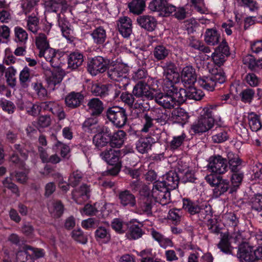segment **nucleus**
Segmentation results:
<instances>
[{"instance_id": "nucleus-1", "label": "nucleus", "mask_w": 262, "mask_h": 262, "mask_svg": "<svg viewBox=\"0 0 262 262\" xmlns=\"http://www.w3.org/2000/svg\"><path fill=\"white\" fill-rule=\"evenodd\" d=\"M133 93L137 97L148 100L154 99L157 103L165 108H170V104L172 103L170 95L168 94H163L159 90L150 88L148 84L142 81L138 82L134 86Z\"/></svg>"}, {"instance_id": "nucleus-2", "label": "nucleus", "mask_w": 262, "mask_h": 262, "mask_svg": "<svg viewBox=\"0 0 262 262\" xmlns=\"http://www.w3.org/2000/svg\"><path fill=\"white\" fill-rule=\"evenodd\" d=\"M216 107V105H211L204 107L200 116L191 125L192 131L195 134H201L211 129L214 124L212 116Z\"/></svg>"}, {"instance_id": "nucleus-3", "label": "nucleus", "mask_w": 262, "mask_h": 262, "mask_svg": "<svg viewBox=\"0 0 262 262\" xmlns=\"http://www.w3.org/2000/svg\"><path fill=\"white\" fill-rule=\"evenodd\" d=\"M163 76L165 78L163 83V90L165 93H170L177 90L176 84L179 82L180 75L176 64L170 61H166L162 66Z\"/></svg>"}, {"instance_id": "nucleus-4", "label": "nucleus", "mask_w": 262, "mask_h": 262, "mask_svg": "<svg viewBox=\"0 0 262 262\" xmlns=\"http://www.w3.org/2000/svg\"><path fill=\"white\" fill-rule=\"evenodd\" d=\"M204 96V94L202 91L196 89L195 88L189 86L187 90H185L177 86V90H174V92L170 94V98L172 101V103L170 104L171 105L170 108L183 103L186 100V98L189 99L200 100Z\"/></svg>"}, {"instance_id": "nucleus-5", "label": "nucleus", "mask_w": 262, "mask_h": 262, "mask_svg": "<svg viewBox=\"0 0 262 262\" xmlns=\"http://www.w3.org/2000/svg\"><path fill=\"white\" fill-rule=\"evenodd\" d=\"M127 72V68L123 63H114L108 68L107 74L111 79L119 82L120 89H125L130 82Z\"/></svg>"}, {"instance_id": "nucleus-6", "label": "nucleus", "mask_w": 262, "mask_h": 262, "mask_svg": "<svg viewBox=\"0 0 262 262\" xmlns=\"http://www.w3.org/2000/svg\"><path fill=\"white\" fill-rule=\"evenodd\" d=\"M206 181L214 187L213 192L216 196H220L226 192L231 186L228 180L222 179L219 176L214 174H208L205 177Z\"/></svg>"}, {"instance_id": "nucleus-7", "label": "nucleus", "mask_w": 262, "mask_h": 262, "mask_svg": "<svg viewBox=\"0 0 262 262\" xmlns=\"http://www.w3.org/2000/svg\"><path fill=\"white\" fill-rule=\"evenodd\" d=\"M106 114L108 119L118 127H122L126 123L127 117L125 111L121 107H109L106 111Z\"/></svg>"}, {"instance_id": "nucleus-8", "label": "nucleus", "mask_w": 262, "mask_h": 262, "mask_svg": "<svg viewBox=\"0 0 262 262\" xmlns=\"http://www.w3.org/2000/svg\"><path fill=\"white\" fill-rule=\"evenodd\" d=\"M148 8L153 12H158L160 15L167 16L175 10V6L168 4L166 0H152L148 5Z\"/></svg>"}, {"instance_id": "nucleus-9", "label": "nucleus", "mask_w": 262, "mask_h": 262, "mask_svg": "<svg viewBox=\"0 0 262 262\" xmlns=\"http://www.w3.org/2000/svg\"><path fill=\"white\" fill-rule=\"evenodd\" d=\"M207 167L208 170L211 172L224 173L227 170L226 159L220 155L210 157Z\"/></svg>"}, {"instance_id": "nucleus-10", "label": "nucleus", "mask_w": 262, "mask_h": 262, "mask_svg": "<svg viewBox=\"0 0 262 262\" xmlns=\"http://www.w3.org/2000/svg\"><path fill=\"white\" fill-rule=\"evenodd\" d=\"M161 183H154L151 191V196L156 202L162 205L168 204L169 202V190L166 187L162 186Z\"/></svg>"}, {"instance_id": "nucleus-11", "label": "nucleus", "mask_w": 262, "mask_h": 262, "mask_svg": "<svg viewBox=\"0 0 262 262\" xmlns=\"http://www.w3.org/2000/svg\"><path fill=\"white\" fill-rule=\"evenodd\" d=\"M108 61L101 56L92 58L88 64V70L92 75L95 76L99 73H103L107 69Z\"/></svg>"}, {"instance_id": "nucleus-12", "label": "nucleus", "mask_w": 262, "mask_h": 262, "mask_svg": "<svg viewBox=\"0 0 262 262\" xmlns=\"http://www.w3.org/2000/svg\"><path fill=\"white\" fill-rule=\"evenodd\" d=\"M183 208L191 214L199 213V216L201 219H205L206 217V216L204 215V212H207V215L210 213V206H206L204 208H201L197 204L188 199H183Z\"/></svg>"}, {"instance_id": "nucleus-13", "label": "nucleus", "mask_w": 262, "mask_h": 262, "mask_svg": "<svg viewBox=\"0 0 262 262\" xmlns=\"http://www.w3.org/2000/svg\"><path fill=\"white\" fill-rule=\"evenodd\" d=\"M179 181L180 177L177 172L171 170L163 176L161 181H157L155 183H161L162 186L166 187L168 190H170L178 187Z\"/></svg>"}, {"instance_id": "nucleus-14", "label": "nucleus", "mask_w": 262, "mask_h": 262, "mask_svg": "<svg viewBox=\"0 0 262 262\" xmlns=\"http://www.w3.org/2000/svg\"><path fill=\"white\" fill-rule=\"evenodd\" d=\"M38 56L40 57H43L53 67L59 68L61 67L62 62L60 59L59 55L57 54L55 50L52 48L48 47L39 51Z\"/></svg>"}, {"instance_id": "nucleus-15", "label": "nucleus", "mask_w": 262, "mask_h": 262, "mask_svg": "<svg viewBox=\"0 0 262 262\" xmlns=\"http://www.w3.org/2000/svg\"><path fill=\"white\" fill-rule=\"evenodd\" d=\"M138 24L143 29L152 32L155 30L157 25L156 18L150 15H142L137 19Z\"/></svg>"}, {"instance_id": "nucleus-16", "label": "nucleus", "mask_w": 262, "mask_h": 262, "mask_svg": "<svg viewBox=\"0 0 262 262\" xmlns=\"http://www.w3.org/2000/svg\"><path fill=\"white\" fill-rule=\"evenodd\" d=\"M101 159L110 165L120 164V158L121 151L120 150H114L112 148L106 149L100 154Z\"/></svg>"}, {"instance_id": "nucleus-17", "label": "nucleus", "mask_w": 262, "mask_h": 262, "mask_svg": "<svg viewBox=\"0 0 262 262\" xmlns=\"http://www.w3.org/2000/svg\"><path fill=\"white\" fill-rule=\"evenodd\" d=\"M117 26L120 33L124 37H128L132 32V21L127 16L120 17L117 21Z\"/></svg>"}, {"instance_id": "nucleus-18", "label": "nucleus", "mask_w": 262, "mask_h": 262, "mask_svg": "<svg viewBox=\"0 0 262 262\" xmlns=\"http://www.w3.org/2000/svg\"><path fill=\"white\" fill-rule=\"evenodd\" d=\"M106 130L99 132L93 138V142L96 147L100 148L105 146L110 142L111 132L110 129L105 127Z\"/></svg>"}, {"instance_id": "nucleus-19", "label": "nucleus", "mask_w": 262, "mask_h": 262, "mask_svg": "<svg viewBox=\"0 0 262 262\" xmlns=\"http://www.w3.org/2000/svg\"><path fill=\"white\" fill-rule=\"evenodd\" d=\"M90 189L85 185H82L78 189H75L72 192V198L78 204H82L86 201L90 196Z\"/></svg>"}, {"instance_id": "nucleus-20", "label": "nucleus", "mask_w": 262, "mask_h": 262, "mask_svg": "<svg viewBox=\"0 0 262 262\" xmlns=\"http://www.w3.org/2000/svg\"><path fill=\"white\" fill-rule=\"evenodd\" d=\"M118 199L123 207H134L136 206L135 196L129 190H124L118 193Z\"/></svg>"}, {"instance_id": "nucleus-21", "label": "nucleus", "mask_w": 262, "mask_h": 262, "mask_svg": "<svg viewBox=\"0 0 262 262\" xmlns=\"http://www.w3.org/2000/svg\"><path fill=\"white\" fill-rule=\"evenodd\" d=\"M84 130L91 134H96L99 132L106 130L105 126L99 125L96 118H90L85 120L82 125Z\"/></svg>"}, {"instance_id": "nucleus-22", "label": "nucleus", "mask_w": 262, "mask_h": 262, "mask_svg": "<svg viewBox=\"0 0 262 262\" xmlns=\"http://www.w3.org/2000/svg\"><path fill=\"white\" fill-rule=\"evenodd\" d=\"M254 250L248 244H244L239 248L237 253L241 262H253Z\"/></svg>"}, {"instance_id": "nucleus-23", "label": "nucleus", "mask_w": 262, "mask_h": 262, "mask_svg": "<svg viewBox=\"0 0 262 262\" xmlns=\"http://www.w3.org/2000/svg\"><path fill=\"white\" fill-rule=\"evenodd\" d=\"M58 25L62 36L67 39L71 40L73 37V30L70 23L63 17L58 16Z\"/></svg>"}, {"instance_id": "nucleus-24", "label": "nucleus", "mask_w": 262, "mask_h": 262, "mask_svg": "<svg viewBox=\"0 0 262 262\" xmlns=\"http://www.w3.org/2000/svg\"><path fill=\"white\" fill-rule=\"evenodd\" d=\"M181 77L185 83L191 85L196 81V76L194 69L191 66L184 67L181 72Z\"/></svg>"}, {"instance_id": "nucleus-25", "label": "nucleus", "mask_w": 262, "mask_h": 262, "mask_svg": "<svg viewBox=\"0 0 262 262\" xmlns=\"http://www.w3.org/2000/svg\"><path fill=\"white\" fill-rule=\"evenodd\" d=\"M88 111L93 116H98L103 110V103L98 99L94 98L88 103Z\"/></svg>"}, {"instance_id": "nucleus-26", "label": "nucleus", "mask_w": 262, "mask_h": 262, "mask_svg": "<svg viewBox=\"0 0 262 262\" xmlns=\"http://www.w3.org/2000/svg\"><path fill=\"white\" fill-rule=\"evenodd\" d=\"M151 201L149 196H143L140 199L136 212L142 214L143 213L150 214L151 213Z\"/></svg>"}, {"instance_id": "nucleus-27", "label": "nucleus", "mask_w": 262, "mask_h": 262, "mask_svg": "<svg viewBox=\"0 0 262 262\" xmlns=\"http://www.w3.org/2000/svg\"><path fill=\"white\" fill-rule=\"evenodd\" d=\"M221 39L220 34L214 29H207L204 34V40L210 46L218 44Z\"/></svg>"}, {"instance_id": "nucleus-28", "label": "nucleus", "mask_w": 262, "mask_h": 262, "mask_svg": "<svg viewBox=\"0 0 262 262\" xmlns=\"http://www.w3.org/2000/svg\"><path fill=\"white\" fill-rule=\"evenodd\" d=\"M49 211L55 218L61 216L63 212V206L59 201H50L48 204Z\"/></svg>"}, {"instance_id": "nucleus-29", "label": "nucleus", "mask_w": 262, "mask_h": 262, "mask_svg": "<svg viewBox=\"0 0 262 262\" xmlns=\"http://www.w3.org/2000/svg\"><path fill=\"white\" fill-rule=\"evenodd\" d=\"M83 99V96L80 93L72 92L67 96L65 102L67 105L71 108L79 106Z\"/></svg>"}, {"instance_id": "nucleus-30", "label": "nucleus", "mask_w": 262, "mask_h": 262, "mask_svg": "<svg viewBox=\"0 0 262 262\" xmlns=\"http://www.w3.org/2000/svg\"><path fill=\"white\" fill-rule=\"evenodd\" d=\"M144 0H132L128 3L129 12L135 15H140L144 11L145 8Z\"/></svg>"}, {"instance_id": "nucleus-31", "label": "nucleus", "mask_w": 262, "mask_h": 262, "mask_svg": "<svg viewBox=\"0 0 262 262\" xmlns=\"http://www.w3.org/2000/svg\"><path fill=\"white\" fill-rule=\"evenodd\" d=\"M248 123L249 127L253 132L260 130L262 127L260 116L254 112H250L247 114Z\"/></svg>"}, {"instance_id": "nucleus-32", "label": "nucleus", "mask_w": 262, "mask_h": 262, "mask_svg": "<svg viewBox=\"0 0 262 262\" xmlns=\"http://www.w3.org/2000/svg\"><path fill=\"white\" fill-rule=\"evenodd\" d=\"M57 68L52 72L51 75L47 78L48 83L52 89H54L56 84L61 82L65 74L63 70H60L59 68Z\"/></svg>"}, {"instance_id": "nucleus-33", "label": "nucleus", "mask_w": 262, "mask_h": 262, "mask_svg": "<svg viewBox=\"0 0 262 262\" xmlns=\"http://www.w3.org/2000/svg\"><path fill=\"white\" fill-rule=\"evenodd\" d=\"M152 143L151 137L140 138L136 142V149L141 154H145L150 149Z\"/></svg>"}, {"instance_id": "nucleus-34", "label": "nucleus", "mask_w": 262, "mask_h": 262, "mask_svg": "<svg viewBox=\"0 0 262 262\" xmlns=\"http://www.w3.org/2000/svg\"><path fill=\"white\" fill-rule=\"evenodd\" d=\"M126 133L122 130L114 133L110 136V142L113 147L120 148L124 143Z\"/></svg>"}, {"instance_id": "nucleus-35", "label": "nucleus", "mask_w": 262, "mask_h": 262, "mask_svg": "<svg viewBox=\"0 0 262 262\" xmlns=\"http://www.w3.org/2000/svg\"><path fill=\"white\" fill-rule=\"evenodd\" d=\"M81 53L74 52L71 53L68 59V67L72 69H76L80 66L83 61V58Z\"/></svg>"}, {"instance_id": "nucleus-36", "label": "nucleus", "mask_w": 262, "mask_h": 262, "mask_svg": "<svg viewBox=\"0 0 262 262\" xmlns=\"http://www.w3.org/2000/svg\"><path fill=\"white\" fill-rule=\"evenodd\" d=\"M26 20L27 29L33 33L36 34L39 29V18L37 17V14L33 13L29 15Z\"/></svg>"}, {"instance_id": "nucleus-37", "label": "nucleus", "mask_w": 262, "mask_h": 262, "mask_svg": "<svg viewBox=\"0 0 262 262\" xmlns=\"http://www.w3.org/2000/svg\"><path fill=\"white\" fill-rule=\"evenodd\" d=\"M93 41L97 45H102L105 41L106 34L105 30L102 27L94 29L91 34Z\"/></svg>"}, {"instance_id": "nucleus-38", "label": "nucleus", "mask_w": 262, "mask_h": 262, "mask_svg": "<svg viewBox=\"0 0 262 262\" xmlns=\"http://www.w3.org/2000/svg\"><path fill=\"white\" fill-rule=\"evenodd\" d=\"M171 118L174 122L182 123L188 120L189 116L184 109L177 108L172 111Z\"/></svg>"}, {"instance_id": "nucleus-39", "label": "nucleus", "mask_w": 262, "mask_h": 262, "mask_svg": "<svg viewBox=\"0 0 262 262\" xmlns=\"http://www.w3.org/2000/svg\"><path fill=\"white\" fill-rule=\"evenodd\" d=\"M14 41L20 45H24L28 39V34L27 31L20 27L14 28Z\"/></svg>"}, {"instance_id": "nucleus-40", "label": "nucleus", "mask_w": 262, "mask_h": 262, "mask_svg": "<svg viewBox=\"0 0 262 262\" xmlns=\"http://www.w3.org/2000/svg\"><path fill=\"white\" fill-rule=\"evenodd\" d=\"M95 235L96 240L102 243H107L111 239L109 231L103 227H99L95 231Z\"/></svg>"}, {"instance_id": "nucleus-41", "label": "nucleus", "mask_w": 262, "mask_h": 262, "mask_svg": "<svg viewBox=\"0 0 262 262\" xmlns=\"http://www.w3.org/2000/svg\"><path fill=\"white\" fill-rule=\"evenodd\" d=\"M128 231L126 234L127 238L130 239H137L141 237L143 234L142 230L138 225L130 224L128 225Z\"/></svg>"}, {"instance_id": "nucleus-42", "label": "nucleus", "mask_w": 262, "mask_h": 262, "mask_svg": "<svg viewBox=\"0 0 262 262\" xmlns=\"http://www.w3.org/2000/svg\"><path fill=\"white\" fill-rule=\"evenodd\" d=\"M198 83L200 86L209 91H213L215 86V82H214L211 76L199 78Z\"/></svg>"}, {"instance_id": "nucleus-43", "label": "nucleus", "mask_w": 262, "mask_h": 262, "mask_svg": "<svg viewBox=\"0 0 262 262\" xmlns=\"http://www.w3.org/2000/svg\"><path fill=\"white\" fill-rule=\"evenodd\" d=\"M229 168L232 171H237L238 167L241 164V160L238 155L229 152L227 155Z\"/></svg>"}, {"instance_id": "nucleus-44", "label": "nucleus", "mask_w": 262, "mask_h": 262, "mask_svg": "<svg viewBox=\"0 0 262 262\" xmlns=\"http://www.w3.org/2000/svg\"><path fill=\"white\" fill-rule=\"evenodd\" d=\"M217 247L222 252L226 254L231 253L232 248L229 242L228 235L226 234H224L220 243L218 244Z\"/></svg>"}, {"instance_id": "nucleus-45", "label": "nucleus", "mask_w": 262, "mask_h": 262, "mask_svg": "<svg viewBox=\"0 0 262 262\" xmlns=\"http://www.w3.org/2000/svg\"><path fill=\"white\" fill-rule=\"evenodd\" d=\"M24 107L27 113L32 116H38L42 110L41 104L39 105L37 103H32L30 101L26 102Z\"/></svg>"}, {"instance_id": "nucleus-46", "label": "nucleus", "mask_w": 262, "mask_h": 262, "mask_svg": "<svg viewBox=\"0 0 262 262\" xmlns=\"http://www.w3.org/2000/svg\"><path fill=\"white\" fill-rule=\"evenodd\" d=\"M231 178V193L236 191L241 184L243 179L244 174L243 172L238 171H233Z\"/></svg>"}, {"instance_id": "nucleus-47", "label": "nucleus", "mask_w": 262, "mask_h": 262, "mask_svg": "<svg viewBox=\"0 0 262 262\" xmlns=\"http://www.w3.org/2000/svg\"><path fill=\"white\" fill-rule=\"evenodd\" d=\"M92 91L96 96L104 97L109 94L110 90L106 85L95 84L92 86Z\"/></svg>"}, {"instance_id": "nucleus-48", "label": "nucleus", "mask_w": 262, "mask_h": 262, "mask_svg": "<svg viewBox=\"0 0 262 262\" xmlns=\"http://www.w3.org/2000/svg\"><path fill=\"white\" fill-rule=\"evenodd\" d=\"M19 145H15V148L17 150V152H19L21 156V159L18 157L17 154H13L11 157V161L14 163L19 164L20 166H24L23 161L27 159L28 155L26 153L24 150H21L19 148Z\"/></svg>"}, {"instance_id": "nucleus-49", "label": "nucleus", "mask_w": 262, "mask_h": 262, "mask_svg": "<svg viewBox=\"0 0 262 262\" xmlns=\"http://www.w3.org/2000/svg\"><path fill=\"white\" fill-rule=\"evenodd\" d=\"M169 50L163 45H159L154 49L153 54L158 60L164 59L169 54Z\"/></svg>"}, {"instance_id": "nucleus-50", "label": "nucleus", "mask_w": 262, "mask_h": 262, "mask_svg": "<svg viewBox=\"0 0 262 262\" xmlns=\"http://www.w3.org/2000/svg\"><path fill=\"white\" fill-rule=\"evenodd\" d=\"M112 227L117 232L122 233L127 229L128 224L123 222L121 220L116 218L112 221Z\"/></svg>"}, {"instance_id": "nucleus-51", "label": "nucleus", "mask_w": 262, "mask_h": 262, "mask_svg": "<svg viewBox=\"0 0 262 262\" xmlns=\"http://www.w3.org/2000/svg\"><path fill=\"white\" fill-rule=\"evenodd\" d=\"M186 135L182 133L180 135L173 136L169 143V147L171 149L175 150L178 149L184 142Z\"/></svg>"}, {"instance_id": "nucleus-52", "label": "nucleus", "mask_w": 262, "mask_h": 262, "mask_svg": "<svg viewBox=\"0 0 262 262\" xmlns=\"http://www.w3.org/2000/svg\"><path fill=\"white\" fill-rule=\"evenodd\" d=\"M35 43L39 51L42 50L49 47V41L47 39L46 35L43 33H39L35 39Z\"/></svg>"}, {"instance_id": "nucleus-53", "label": "nucleus", "mask_w": 262, "mask_h": 262, "mask_svg": "<svg viewBox=\"0 0 262 262\" xmlns=\"http://www.w3.org/2000/svg\"><path fill=\"white\" fill-rule=\"evenodd\" d=\"M0 106L4 111L9 114H13L16 109L15 105L13 102L5 98L0 99Z\"/></svg>"}, {"instance_id": "nucleus-54", "label": "nucleus", "mask_w": 262, "mask_h": 262, "mask_svg": "<svg viewBox=\"0 0 262 262\" xmlns=\"http://www.w3.org/2000/svg\"><path fill=\"white\" fill-rule=\"evenodd\" d=\"M191 6L197 12L201 14L207 13L208 9L204 3V0H190Z\"/></svg>"}, {"instance_id": "nucleus-55", "label": "nucleus", "mask_w": 262, "mask_h": 262, "mask_svg": "<svg viewBox=\"0 0 262 262\" xmlns=\"http://www.w3.org/2000/svg\"><path fill=\"white\" fill-rule=\"evenodd\" d=\"M15 74L16 70L12 67H9L5 72V77L7 79V81L11 87L14 86L16 84Z\"/></svg>"}, {"instance_id": "nucleus-56", "label": "nucleus", "mask_w": 262, "mask_h": 262, "mask_svg": "<svg viewBox=\"0 0 262 262\" xmlns=\"http://www.w3.org/2000/svg\"><path fill=\"white\" fill-rule=\"evenodd\" d=\"M72 237L75 241L82 244H85L88 242L87 236L80 229L73 230L72 232Z\"/></svg>"}, {"instance_id": "nucleus-57", "label": "nucleus", "mask_w": 262, "mask_h": 262, "mask_svg": "<svg viewBox=\"0 0 262 262\" xmlns=\"http://www.w3.org/2000/svg\"><path fill=\"white\" fill-rule=\"evenodd\" d=\"M255 92L253 89H246L241 93V100L245 103H250L252 100Z\"/></svg>"}, {"instance_id": "nucleus-58", "label": "nucleus", "mask_w": 262, "mask_h": 262, "mask_svg": "<svg viewBox=\"0 0 262 262\" xmlns=\"http://www.w3.org/2000/svg\"><path fill=\"white\" fill-rule=\"evenodd\" d=\"M82 178V173L81 171L76 170L74 171L69 177V184L73 187L77 185Z\"/></svg>"}, {"instance_id": "nucleus-59", "label": "nucleus", "mask_w": 262, "mask_h": 262, "mask_svg": "<svg viewBox=\"0 0 262 262\" xmlns=\"http://www.w3.org/2000/svg\"><path fill=\"white\" fill-rule=\"evenodd\" d=\"M246 82L251 86L255 87L258 85L260 79L254 73H248L245 77Z\"/></svg>"}, {"instance_id": "nucleus-60", "label": "nucleus", "mask_w": 262, "mask_h": 262, "mask_svg": "<svg viewBox=\"0 0 262 262\" xmlns=\"http://www.w3.org/2000/svg\"><path fill=\"white\" fill-rule=\"evenodd\" d=\"M251 204L252 209L260 211L262 210V195L256 194L251 199Z\"/></svg>"}, {"instance_id": "nucleus-61", "label": "nucleus", "mask_w": 262, "mask_h": 262, "mask_svg": "<svg viewBox=\"0 0 262 262\" xmlns=\"http://www.w3.org/2000/svg\"><path fill=\"white\" fill-rule=\"evenodd\" d=\"M38 2L39 0H26L21 5L24 13H29Z\"/></svg>"}, {"instance_id": "nucleus-62", "label": "nucleus", "mask_w": 262, "mask_h": 262, "mask_svg": "<svg viewBox=\"0 0 262 262\" xmlns=\"http://www.w3.org/2000/svg\"><path fill=\"white\" fill-rule=\"evenodd\" d=\"M182 217L181 211L179 209H172L169 210L168 217L172 221L174 224H178L181 221Z\"/></svg>"}, {"instance_id": "nucleus-63", "label": "nucleus", "mask_w": 262, "mask_h": 262, "mask_svg": "<svg viewBox=\"0 0 262 262\" xmlns=\"http://www.w3.org/2000/svg\"><path fill=\"white\" fill-rule=\"evenodd\" d=\"M223 220L224 221L225 224L231 226H236L238 222L236 217L232 213H229L225 214L223 216Z\"/></svg>"}, {"instance_id": "nucleus-64", "label": "nucleus", "mask_w": 262, "mask_h": 262, "mask_svg": "<svg viewBox=\"0 0 262 262\" xmlns=\"http://www.w3.org/2000/svg\"><path fill=\"white\" fill-rule=\"evenodd\" d=\"M31 80L30 70L28 68L25 67L19 74V80L22 85H25Z\"/></svg>"}]
</instances>
